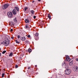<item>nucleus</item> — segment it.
<instances>
[{"label": "nucleus", "instance_id": "obj_1", "mask_svg": "<svg viewBox=\"0 0 78 78\" xmlns=\"http://www.w3.org/2000/svg\"><path fill=\"white\" fill-rule=\"evenodd\" d=\"M1 44H3L5 46H8L9 44V41L8 39H7V40H5L3 42H2Z\"/></svg>", "mask_w": 78, "mask_h": 78}, {"label": "nucleus", "instance_id": "obj_2", "mask_svg": "<svg viewBox=\"0 0 78 78\" xmlns=\"http://www.w3.org/2000/svg\"><path fill=\"white\" fill-rule=\"evenodd\" d=\"M71 72H72V71L69 69H66L65 70V73L66 75H69L71 73Z\"/></svg>", "mask_w": 78, "mask_h": 78}, {"label": "nucleus", "instance_id": "obj_3", "mask_svg": "<svg viewBox=\"0 0 78 78\" xmlns=\"http://www.w3.org/2000/svg\"><path fill=\"white\" fill-rule=\"evenodd\" d=\"M7 15L8 16V17L9 18H11L12 17V12H9L7 13Z\"/></svg>", "mask_w": 78, "mask_h": 78}, {"label": "nucleus", "instance_id": "obj_4", "mask_svg": "<svg viewBox=\"0 0 78 78\" xmlns=\"http://www.w3.org/2000/svg\"><path fill=\"white\" fill-rule=\"evenodd\" d=\"M9 6V5L8 4H5L4 6L2 7V9H5L8 8V6Z\"/></svg>", "mask_w": 78, "mask_h": 78}, {"label": "nucleus", "instance_id": "obj_5", "mask_svg": "<svg viewBox=\"0 0 78 78\" xmlns=\"http://www.w3.org/2000/svg\"><path fill=\"white\" fill-rule=\"evenodd\" d=\"M73 69L74 71H78V67L76 66H74L73 68Z\"/></svg>", "mask_w": 78, "mask_h": 78}, {"label": "nucleus", "instance_id": "obj_6", "mask_svg": "<svg viewBox=\"0 0 78 78\" xmlns=\"http://www.w3.org/2000/svg\"><path fill=\"white\" fill-rule=\"evenodd\" d=\"M66 60L67 61H69V62L70 61V57L68 55H66Z\"/></svg>", "mask_w": 78, "mask_h": 78}, {"label": "nucleus", "instance_id": "obj_7", "mask_svg": "<svg viewBox=\"0 0 78 78\" xmlns=\"http://www.w3.org/2000/svg\"><path fill=\"white\" fill-rule=\"evenodd\" d=\"M12 12L14 15H16L17 14V11L15 9H14L12 11Z\"/></svg>", "mask_w": 78, "mask_h": 78}, {"label": "nucleus", "instance_id": "obj_8", "mask_svg": "<svg viewBox=\"0 0 78 78\" xmlns=\"http://www.w3.org/2000/svg\"><path fill=\"white\" fill-rule=\"evenodd\" d=\"M20 39L22 40V41H25V40L26 39L25 37H20Z\"/></svg>", "mask_w": 78, "mask_h": 78}, {"label": "nucleus", "instance_id": "obj_9", "mask_svg": "<svg viewBox=\"0 0 78 78\" xmlns=\"http://www.w3.org/2000/svg\"><path fill=\"white\" fill-rule=\"evenodd\" d=\"M30 12H31L32 15H33L34 14V11L33 10H31L30 11Z\"/></svg>", "mask_w": 78, "mask_h": 78}, {"label": "nucleus", "instance_id": "obj_10", "mask_svg": "<svg viewBox=\"0 0 78 78\" xmlns=\"http://www.w3.org/2000/svg\"><path fill=\"white\" fill-rule=\"evenodd\" d=\"M39 36V34L38 33H36L34 35V36L35 37V36Z\"/></svg>", "mask_w": 78, "mask_h": 78}, {"label": "nucleus", "instance_id": "obj_11", "mask_svg": "<svg viewBox=\"0 0 78 78\" xmlns=\"http://www.w3.org/2000/svg\"><path fill=\"white\" fill-rule=\"evenodd\" d=\"M69 65L70 66H72L73 65V61H71V62H69Z\"/></svg>", "mask_w": 78, "mask_h": 78}, {"label": "nucleus", "instance_id": "obj_12", "mask_svg": "<svg viewBox=\"0 0 78 78\" xmlns=\"http://www.w3.org/2000/svg\"><path fill=\"white\" fill-rule=\"evenodd\" d=\"M14 9H16V10H17V11H19V8H18V7H16L14 8Z\"/></svg>", "mask_w": 78, "mask_h": 78}, {"label": "nucleus", "instance_id": "obj_13", "mask_svg": "<svg viewBox=\"0 0 78 78\" xmlns=\"http://www.w3.org/2000/svg\"><path fill=\"white\" fill-rule=\"evenodd\" d=\"M25 22L26 23H29V20L28 19H26L25 20Z\"/></svg>", "mask_w": 78, "mask_h": 78}, {"label": "nucleus", "instance_id": "obj_14", "mask_svg": "<svg viewBox=\"0 0 78 78\" xmlns=\"http://www.w3.org/2000/svg\"><path fill=\"white\" fill-rule=\"evenodd\" d=\"M28 51L29 53H31V49L30 48H29L28 49Z\"/></svg>", "mask_w": 78, "mask_h": 78}, {"label": "nucleus", "instance_id": "obj_15", "mask_svg": "<svg viewBox=\"0 0 78 78\" xmlns=\"http://www.w3.org/2000/svg\"><path fill=\"white\" fill-rule=\"evenodd\" d=\"M65 69H68L69 68V66H67V65H66L65 66Z\"/></svg>", "mask_w": 78, "mask_h": 78}, {"label": "nucleus", "instance_id": "obj_16", "mask_svg": "<svg viewBox=\"0 0 78 78\" xmlns=\"http://www.w3.org/2000/svg\"><path fill=\"white\" fill-rule=\"evenodd\" d=\"M14 20L15 22H17V20H16V18L14 19Z\"/></svg>", "mask_w": 78, "mask_h": 78}, {"label": "nucleus", "instance_id": "obj_17", "mask_svg": "<svg viewBox=\"0 0 78 78\" xmlns=\"http://www.w3.org/2000/svg\"><path fill=\"white\" fill-rule=\"evenodd\" d=\"M16 42L17 44H20V42L17 41V40H16Z\"/></svg>", "mask_w": 78, "mask_h": 78}, {"label": "nucleus", "instance_id": "obj_18", "mask_svg": "<svg viewBox=\"0 0 78 78\" xmlns=\"http://www.w3.org/2000/svg\"><path fill=\"white\" fill-rule=\"evenodd\" d=\"M6 51H3V52H2V54H5V53H6Z\"/></svg>", "mask_w": 78, "mask_h": 78}, {"label": "nucleus", "instance_id": "obj_19", "mask_svg": "<svg viewBox=\"0 0 78 78\" xmlns=\"http://www.w3.org/2000/svg\"><path fill=\"white\" fill-rule=\"evenodd\" d=\"M4 75H5V74L3 73L2 74V78H3V77H4Z\"/></svg>", "mask_w": 78, "mask_h": 78}, {"label": "nucleus", "instance_id": "obj_20", "mask_svg": "<svg viewBox=\"0 0 78 78\" xmlns=\"http://www.w3.org/2000/svg\"><path fill=\"white\" fill-rule=\"evenodd\" d=\"M26 42L27 44H29V43H30V42L28 41H26Z\"/></svg>", "mask_w": 78, "mask_h": 78}, {"label": "nucleus", "instance_id": "obj_21", "mask_svg": "<svg viewBox=\"0 0 78 78\" xmlns=\"http://www.w3.org/2000/svg\"><path fill=\"white\" fill-rule=\"evenodd\" d=\"M12 24H11V26H12V27H14V24L12 22H11V23Z\"/></svg>", "mask_w": 78, "mask_h": 78}, {"label": "nucleus", "instance_id": "obj_22", "mask_svg": "<svg viewBox=\"0 0 78 78\" xmlns=\"http://www.w3.org/2000/svg\"><path fill=\"white\" fill-rule=\"evenodd\" d=\"M12 53H11L9 55V56H12Z\"/></svg>", "mask_w": 78, "mask_h": 78}, {"label": "nucleus", "instance_id": "obj_23", "mask_svg": "<svg viewBox=\"0 0 78 78\" xmlns=\"http://www.w3.org/2000/svg\"><path fill=\"white\" fill-rule=\"evenodd\" d=\"M28 9V8L27 7H26L25 8V11H27V9Z\"/></svg>", "mask_w": 78, "mask_h": 78}, {"label": "nucleus", "instance_id": "obj_24", "mask_svg": "<svg viewBox=\"0 0 78 78\" xmlns=\"http://www.w3.org/2000/svg\"><path fill=\"white\" fill-rule=\"evenodd\" d=\"M27 37H28L29 38H30V35H29L27 36Z\"/></svg>", "mask_w": 78, "mask_h": 78}, {"label": "nucleus", "instance_id": "obj_25", "mask_svg": "<svg viewBox=\"0 0 78 78\" xmlns=\"http://www.w3.org/2000/svg\"><path fill=\"white\" fill-rule=\"evenodd\" d=\"M20 35H18V39H20Z\"/></svg>", "mask_w": 78, "mask_h": 78}, {"label": "nucleus", "instance_id": "obj_26", "mask_svg": "<svg viewBox=\"0 0 78 78\" xmlns=\"http://www.w3.org/2000/svg\"><path fill=\"white\" fill-rule=\"evenodd\" d=\"M26 28H28V26H27V25H26Z\"/></svg>", "mask_w": 78, "mask_h": 78}, {"label": "nucleus", "instance_id": "obj_27", "mask_svg": "<svg viewBox=\"0 0 78 78\" xmlns=\"http://www.w3.org/2000/svg\"><path fill=\"white\" fill-rule=\"evenodd\" d=\"M15 67H16V68H18V66L17 65H16V66H15Z\"/></svg>", "mask_w": 78, "mask_h": 78}, {"label": "nucleus", "instance_id": "obj_28", "mask_svg": "<svg viewBox=\"0 0 78 78\" xmlns=\"http://www.w3.org/2000/svg\"><path fill=\"white\" fill-rule=\"evenodd\" d=\"M36 16H34V19H36Z\"/></svg>", "mask_w": 78, "mask_h": 78}, {"label": "nucleus", "instance_id": "obj_29", "mask_svg": "<svg viewBox=\"0 0 78 78\" xmlns=\"http://www.w3.org/2000/svg\"><path fill=\"white\" fill-rule=\"evenodd\" d=\"M48 17H50V14H48Z\"/></svg>", "mask_w": 78, "mask_h": 78}, {"label": "nucleus", "instance_id": "obj_30", "mask_svg": "<svg viewBox=\"0 0 78 78\" xmlns=\"http://www.w3.org/2000/svg\"><path fill=\"white\" fill-rule=\"evenodd\" d=\"M64 64H65V62H64L62 64V66H64Z\"/></svg>", "mask_w": 78, "mask_h": 78}, {"label": "nucleus", "instance_id": "obj_31", "mask_svg": "<svg viewBox=\"0 0 78 78\" xmlns=\"http://www.w3.org/2000/svg\"><path fill=\"white\" fill-rule=\"evenodd\" d=\"M10 31H13V29H11V30H10Z\"/></svg>", "mask_w": 78, "mask_h": 78}, {"label": "nucleus", "instance_id": "obj_32", "mask_svg": "<svg viewBox=\"0 0 78 78\" xmlns=\"http://www.w3.org/2000/svg\"><path fill=\"white\" fill-rule=\"evenodd\" d=\"M48 18H49V19H51V17H50V16L49 17H48Z\"/></svg>", "mask_w": 78, "mask_h": 78}, {"label": "nucleus", "instance_id": "obj_33", "mask_svg": "<svg viewBox=\"0 0 78 78\" xmlns=\"http://www.w3.org/2000/svg\"><path fill=\"white\" fill-rule=\"evenodd\" d=\"M76 60L77 61H78V58H76Z\"/></svg>", "mask_w": 78, "mask_h": 78}, {"label": "nucleus", "instance_id": "obj_34", "mask_svg": "<svg viewBox=\"0 0 78 78\" xmlns=\"http://www.w3.org/2000/svg\"><path fill=\"white\" fill-rule=\"evenodd\" d=\"M30 69V67H28V69Z\"/></svg>", "mask_w": 78, "mask_h": 78}, {"label": "nucleus", "instance_id": "obj_35", "mask_svg": "<svg viewBox=\"0 0 78 78\" xmlns=\"http://www.w3.org/2000/svg\"><path fill=\"white\" fill-rule=\"evenodd\" d=\"M34 1H33L32 2V3H34Z\"/></svg>", "mask_w": 78, "mask_h": 78}, {"label": "nucleus", "instance_id": "obj_36", "mask_svg": "<svg viewBox=\"0 0 78 78\" xmlns=\"http://www.w3.org/2000/svg\"><path fill=\"white\" fill-rule=\"evenodd\" d=\"M11 38H12V39H13V37H12Z\"/></svg>", "mask_w": 78, "mask_h": 78}, {"label": "nucleus", "instance_id": "obj_37", "mask_svg": "<svg viewBox=\"0 0 78 78\" xmlns=\"http://www.w3.org/2000/svg\"><path fill=\"white\" fill-rule=\"evenodd\" d=\"M1 53H0V56H1Z\"/></svg>", "mask_w": 78, "mask_h": 78}, {"label": "nucleus", "instance_id": "obj_38", "mask_svg": "<svg viewBox=\"0 0 78 78\" xmlns=\"http://www.w3.org/2000/svg\"><path fill=\"white\" fill-rule=\"evenodd\" d=\"M35 67H37V65H35Z\"/></svg>", "mask_w": 78, "mask_h": 78}, {"label": "nucleus", "instance_id": "obj_39", "mask_svg": "<svg viewBox=\"0 0 78 78\" xmlns=\"http://www.w3.org/2000/svg\"><path fill=\"white\" fill-rule=\"evenodd\" d=\"M1 48H0V51L1 50Z\"/></svg>", "mask_w": 78, "mask_h": 78}, {"label": "nucleus", "instance_id": "obj_40", "mask_svg": "<svg viewBox=\"0 0 78 78\" xmlns=\"http://www.w3.org/2000/svg\"><path fill=\"white\" fill-rule=\"evenodd\" d=\"M38 1H41V0H38Z\"/></svg>", "mask_w": 78, "mask_h": 78}]
</instances>
